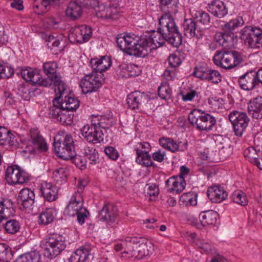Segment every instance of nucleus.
<instances>
[{"instance_id": "f257e3e1", "label": "nucleus", "mask_w": 262, "mask_h": 262, "mask_svg": "<svg viewBox=\"0 0 262 262\" xmlns=\"http://www.w3.org/2000/svg\"><path fill=\"white\" fill-rule=\"evenodd\" d=\"M167 41L173 47L182 44V36L174 19L168 13L159 19V27L149 36L138 37L134 34H120L116 38L118 47L127 54L144 57L152 49L162 46Z\"/></svg>"}, {"instance_id": "f03ea898", "label": "nucleus", "mask_w": 262, "mask_h": 262, "mask_svg": "<svg viewBox=\"0 0 262 262\" xmlns=\"http://www.w3.org/2000/svg\"><path fill=\"white\" fill-rule=\"evenodd\" d=\"M244 21L242 17L238 16L234 19L231 20L225 24L223 27V32H217L215 35V40L225 49H229L234 45L235 40L234 32L236 29L243 26Z\"/></svg>"}, {"instance_id": "7ed1b4c3", "label": "nucleus", "mask_w": 262, "mask_h": 262, "mask_svg": "<svg viewBox=\"0 0 262 262\" xmlns=\"http://www.w3.org/2000/svg\"><path fill=\"white\" fill-rule=\"evenodd\" d=\"M54 149L57 156L64 160L72 159L76 156L74 142L72 136H56L53 143Z\"/></svg>"}, {"instance_id": "20e7f679", "label": "nucleus", "mask_w": 262, "mask_h": 262, "mask_svg": "<svg viewBox=\"0 0 262 262\" xmlns=\"http://www.w3.org/2000/svg\"><path fill=\"white\" fill-rule=\"evenodd\" d=\"M188 120L199 130H210L216 123L215 117L199 109H194L190 112Z\"/></svg>"}, {"instance_id": "39448f33", "label": "nucleus", "mask_w": 262, "mask_h": 262, "mask_svg": "<svg viewBox=\"0 0 262 262\" xmlns=\"http://www.w3.org/2000/svg\"><path fill=\"white\" fill-rule=\"evenodd\" d=\"M216 66L225 69H231L242 63L243 58L241 53L236 51H217L213 58Z\"/></svg>"}, {"instance_id": "423d86ee", "label": "nucleus", "mask_w": 262, "mask_h": 262, "mask_svg": "<svg viewBox=\"0 0 262 262\" xmlns=\"http://www.w3.org/2000/svg\"><path fill=\"white\" fill-rule=\"evenodd\" d=\"M66 211L70 216L77 215V220L80 224L84 223L85 219L89 214V211L83 207V199L82 194L74 193L66 208Z\"/></svg>"}, {"instance_id": "0eeeda50", "label": "nucleus", "mask_w": 262, "mask_h": 262, "mask_svg": "<svg viewBox=\"0 0 262 262\" xmlns=\"http://www.w3.org/2000/svg\"><path fill=\"white\" fill-rule=\"evenodd\" d=\"M46 240L44 254L49 259L59 255L66 247L64 237L62 235L52 234Z\"/></svg>"}, {"instance_id": "6e6552de", "label": "nucleus", "mask_w": 262, "mask_h": 262, "mask_svg": "<svg viewBox=\"0 0 262 262\" xmlns=\"http://www.w3.org/2000/svg\"><path fill=\"white\" fill-rule=\"evenodd\" d=\"M104 81V74L92 72L86 74L80 82V86L83 93L87 94L98 91L102 85Z\"/></svg>"}, {"instance_id": "1a4fd4ad", "label": "nucleus", "mask_w": 262, "mask_h": 262, "mask_svg": "<svg viewBox=\"0 0 262 262\" xmlns=\"http://www.w3.org/2000/svg\"><path fill=\"white\" fill-rule=\"evenodd\" d=\"M43 69L45 74L48 76V78H42L41 80H47L49 82L48 86H50L53 83L56 86L55 93L57 91L61 94V92L65 90L64 84L61 80V77L57 72V64L55 62H47L43 63Z\"/></svg>"}, {"instance_id": "9d476101", "label": "nucleus", "mask_w": 262, "mask_h": 262, "mask_svg": "<svg viewBox=\"0 0 262 262\" xmlns=\"http://www.w3.org/2000/svg\"><path fill=\"white\" fill-rule=\"evenodd\" d=\"M241 38L251 48L261 47L262 30L256 27L246 26L241 30Z\"/></svg>"}, {"instance_id": "9b49d317", "label": "nucleus", "mask_w": 262, "mask_h": 262, "mask_svg": "<svg viewBox=\"0 0 262 262\" xmlns=\"http://www.w3.org/2000/svg\"><path fill=\"white\" fill-rule=\"evenodd\" d=\"M228 117L233 125L235 135L241 137L249 124L250 118L246 113L237 111L231 112Z\"/></svg>"}, {"instance_id": "f8f14e48", "label": "nucleus", "mask_w": 262, "mask_h": 262, "mask_svg": "<svg viewBox=\"0 0 262 262\" xmlns=\"http://www.w3.org/2000/svg\"><path fill=\"white\" fill-rule=\"evenodd\" d=\"M91 28L85 25H78L72 27L70 30L69 39L74 43H82L87 42L92 37Z\"/></svg>"}, {"instance_id": "ddd939ff", "label": "nucleus", "mask_w": 262, "mask_h": 262, "mask_svg": "<svg viewBox=\"0 0 262 262\" xmlns=\"http://www.w3.org/2000/svg\"><path fill=\"white\" fill-rule=\"evenodd\" d=\"M81 133L84 138L89 143L93 144L100 143L103 141V133L96 123L86 124L81 129Z\"/></svg>"}, {"instance_id": "4468645a", "label": "nucleus", "mask_w": 262, "mask_h": 262, "mask_svg": "<svg viewBox=\"0 0 262 262\" xmlns=\"http://www.w3.org/2000/svg\"><path fill=\"white\" fill-rule=\"evenodd\" d=\"M17 74L21 75V77L26 81H29L32 84H38L40 86L48 87L49 82L41 80V76L39 70L30 67L20 68L17 70Z\"/></svg>"}, {"instance_id": "2eb2a0df", "label": "nucleus", "mask_w": 262, "mask_h": 262, "mask_svg": "<svg viewBox=\"0 0 262 262\" xmlns=\"http://www.w3.org/2000/svg\"><path fill=\"white\" fill-rule=\"evenodd\" d=\"M6 180L11 185L21 184L29 180V176L16 165L9 166L5 173Z\"/></svg>"}, {"instance_id": "dca6fc26", "label": "nucleus", "mask_w": 262, "mask_h": 262, "mask_svg": "<svg viewBox=\"0 0 262 262\" xmlns=\"http://www.w3.org/2000/svg\"><path fill=\"white\" fill-rule=\"evenodd\" d=\"M96 0H74L69 3L66 10L67 16L77 19L82 14V7H94L97 4Z\"/></svg>"}, {"instance_id": "f3484780", "label": "nucleus", "mask_w": 262, "mask_h": 262, "mask_svg": "<svg viewBox=\"0 0 262 262\" xmlns=\"http://www.w3.org/2000/svg\"><path fill=\"white\" fill-rule=\"evenodd\" d=\"M97 3H98L97 1ZM93 8H94L95 15L98 18L112 19H117L119 18V8L116 5H112L106 6L102 4L97 3Z\"/></svg>"}, {"instance_id": "a211bd4d", "label": "nucleus", "mask_w": 262, "mask_h": 262, "mask_svg": "<svg viewBox=\"0 0 262 262\" xmlns=\"http://www.w3.org/2000/svg\"><path fill=\"white\" fill-rule=\"evenodd\" d=\"M238 83L241 88L244 90L249 91L253 90L259 84L256 71H247L238 78Z\"/></svg>"}, {"instance_id": "6ab92c4d", "label": "nucleus", "mask_w": 262, "mask_h": 262, "mask_svg": "<svg viewBox=\"0 0 262 262\" xmlns=\"http://www.w3.org/2000/svg\"><path fill=\"white\" fill-rule=\"evenodd\" d=\"M64 90L61 92V94L57 91V93L59 94V96L57 97L54 98L53 100V104L54 106H57L60 107L63 110H66V111H69L70 112H73L76 111L78 107L79 106V101L77 99V98H75L71 95L65 96L63 102H60L59 101L61 96L62 93L64 92Z\"/></svg>"}, {"instance_id": "aec40b11", "label": "nucleus", "mask_w": 262, "mask_h": 262, "mask_svg": "<svg viewBox=\"0 0 262 262\" xmlns=\"http://www.w3.org/2000/svg\"><path fill=\"white\" fill-rule=\"evenodd\" d=\"M183 33L188 38L195 37L198 39L202 37V28L197 25L193 18L185 19L183 23Z\"/></svg>"}, {"instance_id": "412c9836", "label": "nucleus", "mask_w": 262, "mask_h": 262, "mask_svg": "<svg viewBox=\"0 0 262 262\" xmlns=\"http://www.w3.org/2000/svg\"><path fill=\"white\" fill-rule=\"evenodd\" d=\"M70 111L61 108L59 106L53 105L50 114L53 117L58 121L61 124L68 125L73 122V114Z\"/></svg>"}, {"instance_id": "4be33fe9", "label": "nucleus", "mask_w": 262, "mask_h": 262, "mask_svg": "<svg viewBox=\"0 0 262 262\" xmlns=\"http://www.w3.org/2000/svg\"><path fill=\"white\" fill-rule=\"evenodd\" d=\"M117 215L118 208L112 204H105L99 213L100 220L111 223L115 221Z\"/></svg>"}, {"instance_id": "5701e85b", "label": "nucleus", "mask_w": 262, "mask_h": 262, "mask_svg": "<svg viewBox=\"0 0 262 262\" xmlns=\"http://www.w3.org/2000/svg\"><path fill=\"white\" fill-rule=\"evenodd\" d=\"M40 193L44 199L48 202H52L58 198V189L51 183L42 182L39 188Z\"/></svg>"}, {"instance_id": "b1692460", "label": "nucleus", "mask_w": 262, "mask_h": 262, "mask_svg": "<svg viewBox=\"0 0 262 262\" xmlns=\"http://www.w3.org/2000/svg\"><path fill=\"white\" fill-rule=\"evenodd\" d=\"M92 72L103 74V72L107 70L112 65L111 58L107 56H103L100 58H92L90 61Z\"/></svg>"}, {"instance_id": "393cba45", "label": "nucleus", "mask_w": 262, "mask_h": 262, "mask_svg": "<svg viewBox=\"0 0 262 262\" xmlns=\"http://www.w3.org/2000/svg\"><path fill=\"white\" fill-rule=\"evenodd\" d=\"M34 199L35 194L33 191L29 188H24L20 191L17 201L24 208L30 209L34 202Z\"/></svg>"}, {"instance_id": "a878e982", "label": "nucleus", "mask_w": 262, "mask_h": 262, "mask_svg": "<svg viewBox=\"0 0 262 262\" xmlns=\"http://www.w3.org/2000/svg\"><path fill=\"white\" fill-rule=\"evenodd\" d=\"M207 194L210 200L216 203L223 201L228 196V193L224 188L218 185L209 187Z\"/></svg>"}, {"instance_id": "bb28decb", "label": "nucleus", "mask_w": 262, "mask_h": 262, "mask_svg": "<svg viewBox=\"0 0 262 262\" xmlns=\"http://www.w3.org/2000/svg\"><path fill=\"white\" fill-rule=\"evenodd\" d=\"M166 186L167 190L169 192H176L179 193L181 192L186 186V182L184 178L181 177L173 176L169 178L166 181Z\"/></svg>"}, {"instance_id": "cd10ccee", "label": "nucleus", "mask_w": 262, "mask_h": 262, "mask_svg": "<svg viewBox=\"0 0 262 262\" xmlns=\"http://www.w3.org/2000/svg\"><path fill=\"white\" fill-rule=\"evenodd\" d=\"M146 100L147 96L144 93L135 91L127 95L126 102L129 108L136 110L138 109Z\"/></svg>"}, {"instance_id": "c85d7f7f", "label": "nucleus", "mask_w": 262, "mask_h": 262, "mask_svg": "<svg viewBox=\"0 0 262 262\" xmlns=\"http://www.w3.org/2000/svg\"><path fill=\"white\" fill-rule=\"evenodd\" d=\"M35 0L33 5L34 12L38 15H41L48 11L52 6L57 5L62 3L64 0Z\"/></svg>"}, {"instance_id": "c756f323", "label": "nucleus", "mask_w": 262, "mask_h": 262, "mask_svg": "<svg viewBox=\"0 0 262 262\" xmlns=\"http://www.w3.org/2000/svg\"><path fill=\"white\" fill-rule=\"evenodd\" d=\"M30 136L33 147L32 150H29L30 152L35 151L36 150L40 151H45L47 150V144L37 129H31Z\"/></svg>"}, {"instance_id": "7c9ffc66", "label": "nucleus", "mask_w": 262, "mask_h": 262, "mask_svg": "<svg viewBox=\"0 0 262 262\" xmlns=\"http://www.w3.org/2000/svg\"><path fill=\"white\" fill-rule=\"evenodd\" d=\"M15 210L14 204L9 199L0 198V219H6L14 215Z\"/></svg>"}, {"instance_id": "2f4dec72", "label": "nucleus", "mask_w": 262, "mask_h": 262, "mask_svg": "<svg viewBox=\"0 0 262 262\" xmlns=\"http://www.w3.org/2000/svg\"><path fill=\"white\" fill-rule=\"evenodd\" d=\"M124 250L121 252L122 257H133L140 259V254L138 252V244L137 241L130 239L127 241L124 244Z\"/></svg>"}, {"instance_id": "473e14b6", "label": "nucleus", "mask_w": 262, "mask_h": 262, "mask_svg": "<svg viewBox=\"0 0 262 262\" xmlns=\"http://www.w3.org/2000/svg\"><path fill=\"white\" fill-rule=\"evenodd\" d=\"M248 112L254 118H262V97L257 96L250 101Z\"/></svg>"}, {"instance_id": "72a5a7b5", "label": "nucleus", "mask_w": 262, "mask_h": 262, "mask_svg": "<svg viewBox=\"0 0 262 262\" xmlns=\"http://www.w3.org/2000/svg\"><path fill=\"white\" fill-rule=\"evenodd\" d=\"M47 41L48 42L47 46L52 51L53 54H58L63 50L62 36L60 35L55 37L51 35L48 36Z\"/></svg>"}, {"instance_id": "f704fd0d", "label": "nucleus", "mask_w": 262, "mask_h": 262, "mask_svg": "<svg viewBox=\"0 0 262 262\" xmlns=\"http://www.w3.org/2000/svg\"><path fill=\"white\" fill-rule=\"evenodd\" d=\"M208 10L214 16L222 18L227 14V9L224 3L221 1H214L208 5Z\"/></svg>"}, {"instance_id": "c9c22d12", "label": "nucleus", "mask_w": 262, "mask_h": 262, "mask_svg": "<svg viewBox=\"0 0 262 262\" xmlns=\"http://www.w3.org/2000/svg\"><path fill=\"white\" fill-rule=\"evenodd\" d=\"M57 214L56 210L54 208H47L42 211L39 216V225H47L54 220Z\"/></svg>"}, {"instance_id": "e433bc0d", "label": "nucleus", "mask_w": 262, "mask_h": 262, "mask_svg": "<svg viewBox=\"0 0 262 262\" xmlns=\"http://www.w3.org/2000/svg\"><path fill=\"white\" fill-rule=\"evenodd\" d=\"M16 143L15 136L7 128L0 126V145L12 146Z\"/></svg>"}, {"instance_id": "4c0bfd02", "label": "nucleus", "mask_w": 262, "mask_h": 262, "mask_svg": "<svg viewBox=\"0 0 262 262\" xmlns=\"http://www.w3.org/2000/svg\"><path fill=\"white\" fill-rule=\"evenodd\" d=\"M190 13L193 19L205 26H208L210 23V17L208 13L202 11H198L193 8L190 9Z\"/></svg>"}, {"instance_id": "58836bf2", "label": "nucleus", "mask_w": 262, "mask_h": 262, "mask_svg": "<svg viewBox=\"0 0 262 262\" xmlns=\"http://www.w3.org/2000/svg\"><path fill=\"white\" fill-rule=\"evenodd\" d=\"M137 242L140 259L152 254L154 251V246L151 242L146 241L144 242L140 240L137 241Z\"/></svg>"}, {"instance_id": "ea45409f", "label": "nucleus", "mask_w": 262, "mask_h": 262, "mask_svg": "<svg viewBox=\"0 0 262 262\" xmlns=\"http://www.w3.org/2000/svg\"><path fill=\"white\" fill-rule=\"evenodd\" d=\"M217 216L216 212L208 210L201 212L199 215V219L203 226L214 225L216 223Z\"/></svg>"}, {"instance_id": "a19ab883", "label": "nucleus", "mask_w": 262, "mask_h": 262, "mask_svg": "<svg viewBox=\"0 0 262 262\" xmlns=\"http://www.w3.org/2000/svg\"><path fill=\"white\" fill-rule=\"evenodd\" d=\"M90 254L89 251L84 248L77 249L69 258V262H85Z\"/></svg>"}, {"instance_id": "79ce46f5", "label": "nucleus", "mask_w": 262, "mask_h": 262, "mask_svg": "<svg viewBox=\"0 0 262 262\" xmlns=\"http://www.w3.org/2000/svg\"><path fill=\"white\" fill-rule=\"evenodd\" d=\"M83 154L85 157L87 162L92 165H95L98 163L99 155L95 148L90 146H85L83 149Z\"/></svg>"}, {"instance_id": "37998d69", "label": "nucleus", "mask_w": 262, "mask_h": 262, "mask_svg": "<svg viewBox=\"0 0 262 262\" xmlns=\"http://www.w3.org/2000/svg\"><path fill=\"white\" fill-rule=\"evenodd\" d=\"M2 227H4L6 233L14 234L19 231L20 225L19 222L15 219L6 221L5 223L2 222Z\"/></svg>"}, {"instance_id": "c03bdc74", "label": "nucleus", "mask_w": 262, "mask_h": 262, "mask_svg": "<svg viewBox=\"0 0 262 262\" xmlns=\"http://www.w3.org/2000/svg\"><path fill=\"white\" fill-rule=\"evenodd\" d=\"M96 118L98 121L96 124L100 129L101 128L108 129L115 123V119L110 115L96 117Z\"/></svg>"}, {"instance_id": "a18cd8bd", "label": "nucleus", "mask_w": 262, "mask_h": 262, "mask_svg": "<svg viewBox=\"0 0 262 262\" xmlns=\"http://www.w3.org/2000/svg\"><path fill=\"white\" fill-rule=\"evenodd\" d=\"M137 157L136 161L139 164L145 166L149 167L152 166L154 163L151 160V157L147 152L143 153L139 149H136Z\"/></svg>"}, {"instance_id": "49530a36", "label": "nucleus", "mask_w": 262, "mask_h": 262, "mask_svg": "<svg viewBox=\"0 0 262 262\" xmlns=\"http://www.w3.org/2000/svg\"><path fill=\"white\" fill-rule=\"evenodd\" d=\"M197 194L194 192L183 193L180 198L181 204L186 206H195L197 204Z\"/></svg>"}, {"instance_id": "de8ad7c7", "label": "nucleus", "mask_w": 262, "mask_h": 262, "mask_svg": "<svg viewBox=\"0 0 262 262\" xmlns=\"http://www.w3.org/2000/svg\"><path fill=\"white\" fill-rule=\"evenodd\" d=\"M15 262H40V255L36 251H31L19 256Z\"/></svg>"}, {"instance_id": "09e8293b", "label": "nucleus", "mask_w": 262, "mask_h": 262, "mask_svg": "<svg viewBox=\"0 0 262 262\" xmlns=\"http://www.w3.org/2000/svg\"><path fill=\"white\" fill-rule=\"evenodd\" d=\"M195 244L200 249L208 254L214 255L216 253L215 250L213 248L210 243L204 239H196L194 241Z\"/></svg>"}, {"instance_id": "8fccbe9b", "label": "nucleus", "mask_w": 262, "mask_h": 262, "mask_svg": "<svg viewBox=\"0 0 262 262\" xmlns=\"http://www.w3.org/2000/svg\"><path fill=\"white\" fill-rule=\"evenodd\" d=\"M124 74L122 76L125 77H135L140 74L141 70L136 65L130 64L124 65L122 67Z\"/></svg>"}, {"instance_id": "3c124183", "label": "nucleus", "mask_w": 262, "mask_h": 262, "mask_svg": "<svg viewBox=\"0 0 262 262\" xmlns=\"http://www.w3.org/2000/svg\"><path fill=\"white\" fill-rule=\"evenodd\" d=\"M159 143L163 148L173 152L178 150L179 146L172 139L162 138L159 139Z\"/></svg>"}, {"instance_id": "603ef678", "label": "nucleus", "mask_w": 262, "mask_h": 262, "mask_svg": "<svg viewBox=\"0 0 262 262\" xmlns=\"http://www.w3.org/2000/svg\"><path fill=\"white\" fill-rule=\"evenodd\" d=\"M12 257V254L8 245L5 243L0 244V260L8 262Z\"/></svg>"}, {"instance_id": "864d4df0", "label": "nucleus", "mask_w": 262, "mask_h": 262, "mask_svg": "<svg viewBox=\"0 0 262 262\" xmlns=\"http://www.w3.org/2000/svg\"><path fill=\"white\" fill-rule=\"evenodd\" d=\"M210 69L207 67L201 66L196 67L193 72V75L195 77L202 79L207 80Z\"/></svg>"}, {"instance_id": "5fc2aeb1", "label": "nucleus", "mask_w": 262, "mask_h": 262, "mask_svg": "<svg viewBox=\"0 0 262 262\" xmlns=\"http://www.w3.org/2000/svg\"><path fill=\"white\" fill-rule=\"evenodd\" d=\"M232 199L235 203L242 206L247 205L248 201L244 193L241 191L234 192L232 194Z\"/></svg>"}, {"instance_id": "6e6d98bb", "label": "nucleus", "mask_w": 262, "mask_h": 262, "mask_svg": "<svg viewBox=\"0 0 262 262\" xmlns=\"http://www.w3.org/2000/svg\"><path fill=\"white\" fill-rule=\"evenodd\" d=\"M171 92V89L167 84H162L158 88V95L159 97L164 100L170 99Z\"/></svg>"}, {"instance_id": "4d7b16f0", "label": "nucleus", "mask_w": 262, "mask_h": 262, "mask_svg": "<svg viewBox=\"0 0 262 262\" xmlns=\"http://www.w3.org/2000/svg\"><path fill=\"white\" fill-rule=\"evenodd\" d=\"M67 174L63 168L56 169L53 173V178L57 183L64 182L67 180Z\"/></svg>"}, {"instance_id": "13d9d810", "label": "nucleus", "mask_w": 262, "mask_h": 262, "mask_svg": "<svg viewBox=\"0 0 262 262\" xmlns=\"http://www.w3.org/2000/svg\"><path fill=\"white\" fill-rule=\"evenodd\" d=\"M0 71L2 73L1 77L3 79L10 77L14 73L13 69L7 63L0 64Z\"/></svg>"}, {"instance_id": "bf43d9fd", "label": "nucleus", "mask_w": 262, "mask_h": 262, "mask_svg": "<svg viewBox=\"0 0 262 262\" xmlns=\"http://www.w3.org/2000/svg\"><path fill=\"white\" fill-rule=\"evenodd\" d=\"M159 2L160 8L162 11L165 12L164 14L168 13L171 16L170 13L173 6V0H159Z\"/></svg>"}, {"instance_id": "052dcab7", "label": "nucleus", "mask_w": 262, "mask_h": 262, "mask_svg": "<svg viewBox=\"0 0 262 262\" xmlns=\"http://www.w3.org/2000/svg\"><path fill=\"white\" fill-rule=\"evenodd\" d=\"M18 95L24 100L30 99V91L28 86L24 84H20L17 87Z\"/></svg>"}, {"instance_id": "680f3d73", "label": "nucleus", "mask_w": 262, "mask_h": 262, "mask_svg": "<svg viewBox=\"0 0 262 262\" xmlns=\"http://www.w3.org/2000/svg\"><path fill=\"white\" fill-rule=\"evenodd\" d=\"M207 81H210L214 83H218L222 80V76L219 71L216 70H210L208 74Z\"/></svg>"}, {"instance_id": "e2e57ef3", "label": "nucleus", "mask_w": 262, "mask_h": 262, "mask_svg": "<svg viewBox=\"0 0 262 262\" xmlns=\"http://www.w3.org/2000/svg\"><path fill=\"white\" fill-rule=\"evenodd\" d=\"M104 152L107 156L112 160H116L119 156L118 151L112 146L106 147Z\"/></svg>"}, {"instance_id": "0e129e2a", "label": "nucleus", "mask_w": 262, "mask_h": 262, "mask_svg": "<svg viewBox=\"0 0 262 262\" xmlns=\"http://www.w3.org/2000/svg\"><path fill=\"white\" fill-rule=\"evenodd\" d=\"M169 63L172 68L178 67L181 63V60L176 55H171L168 58Z\"/></svg>"}, {"instance_id": "69168bd1", "label": "nucleus", "mask_w": 262, "mask_h": 262, "mask_svg": "<svg viewBox=\"0 0 262 262\" xmlns=\"http://www.w3.org/2000/svg\"><path fill=\"white\" fill-rule=\"evenodd\" d=\"M59 21L53 17H49L45 19V23L47 24V27L51 28H57L59 27Z\"/></svg>"}, {"instance_id": "338daca9", "label": "nucleus", "mask_w": 262, "mask_h": 262, "mask_svg": "<svg viewBox=\"0 0 262 262\" xmlns=\"http://www.w3.org/2000/svg\"><path fill=\"white\" fill-rule=\"evenodd\" d=\"M165 156V152L159 149L152 154V158L156 161L162 162L163 161Z\"/></svg>"}, {"instance_id": "774afa93", "label": "nucleus", "mask_w": 262, "mask_h": 262, "mask_svg": "<svg viewBox=\"0 0 262 262\" xmlns=\"http://www.w3.org/2000/svg\"><path fill=\"white\" fill-rule=\"evenodd\" d=\"M163 76L167 80H173L176 76V72L174 69H166L163 73Z\"/></svg>"}]
</instances>
